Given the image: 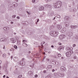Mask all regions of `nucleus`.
Here are the masks:
<instances>
[{
	"label": "nucleus",
	"mask_w": 78,
	"mask_h": 78,
	"mask_svg": "<svg viewBox=\"0 0 78 78\" xmlns=\"http://www.w3.org/2000/svg\"><path fill=\"white\" fill-rule=\"evenodd\" d=\"M54 6L55 8H60L62 5V3L61 1H58L55 4Z\"/></svg>",
	"instance_id": "obj_1"
},
{
	"label": "nucleus",
	"mask_w": 78,
	"mask_h": 78,
	"mask_svg": "<svg viewBox=\"0 0 78 78\" xmlns=\"http://www.w3.org/2000/svg\"><path fill=\"white\" fill-rule=\"evenodd\" d=\"M50 34L52 36H56L58 34V32L55 31H51L50 33Z\"/></svg>",
	"instance_id": "obj_2"
},
{
	"label": "nucleus",
	"mask_w": 78,
	"mask_h": 78,
	"mask_svg": "<svg viewBox=\"0 0 78 78\" xmlns=\"http://www.w3.org/2000/svg\"><path fill=\"white\" fill-rule=\"evenodd\" d=\"M73 51H71L66 53V55L67 57H70L71 56V55L73 54Z\"/></svg>",
	"instance_id": "obj_3"
},
{
	"label": "nucleus",
	"mask_w": 78,
	"mask_h": 78,
	"mask_svg": "<svg viewBox=\"0 0 78 78\" xmlns=\"http://www.w3.org/2000/svg\"><path fill=\"white\" fill-rule=\"evenodd\" d=\"M17 4H13V5L12 6H11L10 7V10H11V9H13V8H15V7H17Z\"/></svg>",
	"instance_id": "obj_4"
},
{
	"label": "nucleus",
	"mask_w": 78,
	"mask_h": 78,
	"mask_svg": "<svg viewBox=\"0 0 78 78\" xmlns=\"http://www.w3.org/2000/svg\"><path fill=\"white\" fill-rule=\"evenodd\" d=\"M14 74H17V75H20V73L19 71H17V69H16L15 71H14Z\"/></svg>",
	"instance_id": "obj_5"
},
{
	"label": "nucleus",
	"mask_w": 78,
	"mask_h": 78,
	"mask_svg": "<svg viewBox=\"0 0 78 78\" xmlns=\"http://www.w3.org/2000/svg\"><path fill=\"white\" fill-rule=\"evenodd\" d=\"M44 6L45 7H46V8H49L50 9H51V6L50 5H48L47 4H46L45 5H44Z\"/></svg>",
	"instance_id": "obj_6"
},
{
	"label": "nucleus",
	"mask_w": 78,
	"mask_h": 78,
	"mask_svg": "<svg viewBox=\"0 0 78 78\" xmlns=\"http://www.w3.org/2000/svg\"><path fill=\"white\" fill-rule=\"evenodd\" d=\"M64 46H62L59 47V48L58 49V50H61V49H62L63 50H64Z\"/></svg>",
	"instance_id": "obj_7"
},
{
	"label": "nucleus",
	"mask_w": 78,
	"mask_h": 78,
	"mask_svg": "<svg viewBox=\"0 0 78 78\" xmlns=\"http://www.w3.org/2000/svg\"><path fill=\"white\" fill-rule=\"evenodd\" d=\"M57 27L59 30H61L62 28V26L61 24H58Z\"/></svg>",
	"instance_id": "obj_8"
},
{
	"label": "nucleus",
	"mask_w": 78,
	"mask_h": 78,
	"mask_svg": "<svg viewBox=\"0 0 78 78\" xmlns=\"http://www.w3.org/2000/svg\"><path fill=\"white\" fill-rule=\"evenodd\" d=\"M12 43H15L16 42V40L14 38H12L10 39Z\"/></svg>",
	"instance_id": "obj_9"
},
{
	"label": "nucleus",
	"mask_w": 78,
	"mask_h": 78,
	"mask_svg": "<svg viewBox=\"0 0 78 78\" xmlns=\"http://www.w3.org/2000/svg\"><path fill=\"white\" fill-rule=\"evenodd\" d=\"M52 63V64H55V65H57V63H58V62L56 61L53 60Z\"/></svg>",
	"instance_id": "obj_10"
},
{
	"label": "nucleus",
	"mask_w": 78,
	"mask_h": 78,
	"mask_svg": "<svg viewBox=\"0 0 78 78\" xmlns=\"http://www.w3.org/2000/svg\"><path fill=\"white\" fill-rule=\"evenodd\" d=\"M60 69L62 71H65L66 70V68L64 66H61Z\"/></svg>",
	"instance_id": "obj_11"
},
{
	"label": "nucleus",
	"mask_w": 78,
	"mask_h": 78,
	"mask_svg": "<svg viewBox=\"0 0 78 78\" xmlns=\"http://www.w3.org/2000/svg\"><path fill=\"white\" fill-rule=\"evenodd\" d=\"M65 37V35H62L60 36L59 37L60 39H64V38Z\"/></svg>",
	"instance_id": "obj_12"
},
{
	"label": "nucleus",
	"mask_w": 78,
	"mask_h": 78,
	"mask_svg": "<svg viewBox=\"0 0 78 78\" xmlns=\"http://www.w3.org/2000/svg\"><path fill=\"white\" fill-rule=\"evenodd\" d=\"M22 23H23V24L24 25H27L28 24V22H27L23 21L22 22Z\"/></svg>",
	"instance_id": "obj_13"
},
{
	"label": "nucleus",
	"mask_w": 78,
	"mask_h": 78,
	"mask_svg": "<svg viewBox=\"0 0 78 78\" xmlns=\"http://www.w3.org/2000/svg\"><path fill=\"white\" fill-rule=\"evenodd\" d=\"M4 67L5 68V73H8V71L6 69V68H7V65H5L4 66Z\"/></svg>",
	"instance_id": "obj_14"
},
{
	"label": "nucleus",
	"mask_w": 78,
	"mask_h": 78,
	"mask_svg": "<svg viewBox=\"0 0 78 78\" xmlns=\"http://www.w3.org/2000/svg\"><path fill=\"white\" fill-rule=\"evenodd\" d=\"M66 31V28H64L61 31L62 33H64Z\"/></svg>",
	"instance_id": "obj_15"
},
{
	"label": "nucleus",
	"mask_w": 78,
	"mask_h": 78,
	"mask_svg": "<svg viewBox=\"0 0 78 78\" xmlns=\"http://www.w3.org/2000/svg\"><path fill=\"white\" fill-rule=\"evenodd\" d=\"M28 75H29L30 76H31L33 75V72L31 71H30L28 73Z\"/></svg>",
	"instance_id": "obj_16"
},
{
	"label": "nucleus",
	"mask_w": 78,
	"mask_h": 78,
	"mask_svg": "<svg viewBox=\"0 0 78 78\" xmlns=\"http://www.w3.org/2000/svg\"><path fill=\"white\" fill-rule=\"evenodd\" d=\"M69 36H72L73 35V34L72 32H69L68 33Z\"/></svg>",
	"instance_id": "obj_17"
},
{
	"label": "nucleus",
	"mask_w": 78,
	"mask_h": 78,
	"mask_svg": "<svg viewBox=\"0 0 78 78\" xmlns=\"http://www.w3.org/2000/svg\"><path fill=\"white\" fill-rule=\"evenodd\" d=\"M65 25L66 27H68L69 26V23L67 22H65Z\"/></svg>",
	"instance_id": "obj_18"
},
{
	"label": "nucleus",
	"mask_w": 78,
	"mask_h": 78,
	"mask_svg": "<svg viewBox=\"0 0 78 78\" xmlns=\"http://www.w3.org/2000/svg\"><path fill=\"white\" fill-rule=\"evenodd\" d=\"M40 10H44V7L43 6H41L39 8Z\"/></svg>",
	"instance_id": "obj_19"
},
{
	"label": "nucleus",
	"mask_w": 78,
	"mask_h": 78,
	"mask_svg": "<svg viewBox=\"0 0 78 78\" xmlns=\"http://www.w3.org/2000/svg\"><path fill=\"white\" fill-rule=\"evenodd\" d=\"M14 60L15 61H17L18 60V58L14 57Z\"/></svg>",
	"instance_id": "obj_20"
},
{
	"label": "nucleus",
	"mask_w": 78,
	"mask_h": 78,
	"mask_svg": "<svg viewBox=\"0 0 78 78\" xmlns=\"http://www.w3.org/2000/svg\"><path fill=\"white\" fill-rule=\"evenodd\" d=\"M22 45L24 47H27L28 46V44L24 43H23Z\"/></svg>",
	"instance_id": "obj_21"
},
{
	"label": "nucleus",
	"mask_w": 78,
	"mask_h": 78,
	"mask_svg": "<svg viewBox=\"0 0 78 78\" xmlns=\"http://www.w3.org/2000/svg\"><path fill=\"white\" fill-rule=\"evenodd\" d=\"M65 75V74H64V73H63L61 74L60 77H62L63 76H64Z\"/></svg>",
	"instance_id": "obj_22"
},
{
	"label": "nucleus",
	"mask_w": 78,
	"mask_h": 78,
	"mask_svg": "<svg viewBox=\"0 0 78 78\" xmlns=\"http://www.w3.org/2000/svg\"><path fill=\"white\" fill-rule=\"evenodd\" d=\"M67 49L68 50H70V51H72V49H71V48H70L69 47H67Z\"/></svg>",
	"instance_id": "obj_23"
},
{
	"label": "nucleus",
	"mask_w": 78,
	"mask_h": 78,
	"mask_svg": "<svg viewBox=\"0 0 78 78\" xmlns=\"http://www.w3.org/2000/svg\"><path fill=\"white\" fill-rule=\"evenodd\" d=\"M65 19L66 20H69V17L68 16H66L65 17Z\"/></svg>",
	"instance_id": "obj_24"
},
{
	"label": "nucleus",
	"mask_w": 78,
	"mask_h": 78,
	"mask_svg": "<svg viewBox=\"0 0 78 78\" xmlns=\"http://www.w3.org/2000/svg\"><path fill=\"white\" fill-rule=\"evenodd\" d=\"M54 14H55V13H54L53 11H52L51 13V16H53Z\"/></svg>",
	"instance_id": "obj_25"
},
{
	"label": "nucleus",
	"mask_w": 78,
	"mask_h": 78,
	"mask_svg": "<svg viewBox=\"0 0 78 78\" xmlns=\"http://www.w3.org/2000/svg\"><path fill=\"white\" fill-rule=\"evenodd\" d=\"M3 12H5L4 10H0V13H3Z\"/></svg>",
	"instance_id": "obj_26"
},
{
	"label": "nucleus",
	"mask_w": 78,
	"mask_h": 78,
	"mask_svg": "<svg viewBox=\"0 0 78 78\" xmlns=\"http://www.w3.org/2000/svg\"><path fill=\"white\" fill-rule=\"evenodd\" d=\"M48 66V67L49 69H51V68H52V66L51 65H49Z\"/></svg>",
	"instance_id": "obj_27"
},
{
	"label": "nucleus",
	"mask_w": 78,
	"mask_h": 78,
	"mask_svg": "<svg viewBox=\"0 0 78 78\" xmlns=\"http://www.w3.org/2000/svg\"><path fill=\"white\" fill-rule=\"evenodd\" d=\"M75 38L76 39H78V35H76L75 37Z\"/></svg>",
	"instance_id": "obj_28"
},
{
	"label": "nucleus",
	"mask_w": 78,
	"mask_h": 78,
	"mask_svg": "<svg viewBox=\"0 0 78 78\" xmlns=\"http://www.w3.org/2000/svg\"><path fill=\"white\" fill-rule=\"evenodd\" d=\"M58 57H61V55L60 54H58Z\"/></svg>",
	"instance_id": "obj_29"
},
{
	"label": "nucleus",
	"mask_w": 78,
	"mask_h": 78,
	"mask_svg": "<svg viewBox=\"0 0 78 78\" xmlns=\"http://www.w3.org/2000/svg\"><path fill=\"white\" fill-rule=\"evenodd\" d=\"M45 43V41H43L41 42V45H43V44H44Z\"/></svg>",
	"instance_id": "obj_30"
},
{
	"label": "nucleus",
	"mask_w": 78,
	"mask_h": 78,
	"mask_svg": "<svg viewBox=\"0 0 78 78\" xmlns=\"http://www.w3.org/2000/svg\"><path fill=\"white\" fill-rule=\"evenodd\" d=\"M13 47L15 48V49H17V46L16 45H15L13 46Z\"/></svg>",
	"instance_id": "obj_31"
},
{
	"label": "nucleus",
	"mask_w": 78,
	"mask_h": 78,
	"mask_svg": "<svg viewBox=\"0 0 78 78\" xmlns=\"http://www.w3.org/2000/svg\"><path fill=\"white\" fill-rule=\"evenodd\" d=\"M21 77H22V75L18 76V77H17V78H21Z\"/></svg>",
	"instance_id": "obj_32"
},
{
	"label": "nucleus",
	"mask_w": 78,
	"mask_h": 78,
	"mask_svg": "<svg viewBox=\"0 0 78 78\" xmlns=\"http://www.w3.org/2000/svg\"><path fill=\"white\" fill-rule=\"evenodd\" d=\"M27 34H29V35H31V33H30V31H29L28 33H27Z\"/></svg>",
	"instance_id": "obj_33"
},
{
	"label": "nucleus",
	"mask_w": 78,
	"mask_h": 78,
	"mask_svg": "<svg viewBox=\"0 0 78 78\" xmlns=\"http://www.w3.org/2000/svg\"><path fill=\"white\" fill-rule=\"evenodd\" d=\"M3 41L4 42H6V41H7V39H6V38L3 39Z\"/></svg>",
	"instance_id": "obj_34"
},
{
	"label": "nucleus",
	"mask_w": 78,
	"mask_h": 78,
	"mask_svg": "<svg viewBox=\"0 0 78 78\" xmlns=\"http://www.w3.org/2000/svg\"><path fill=\"white\" fill-rule=\"evenodd\" d=\"M48 23H51V20H48Z\"/></svg>",
	"instance_id": "obj_35"
},
{
	"label": "nucleus",
	"mask_w": 78,
	"mask_h": 78,
	"mask_svg": "<svg viewBox=\"0 0 78 78\" xmlns=\"http://www.w3.org/2000/svg\"><path fill=\"white\" fill-rule=\"evenodd\" d=\"M6 55L5 54H4L3 55V57L4 58H5L6 57Z\"/></svg>",
	"instance_id": "obj_36"
},
{
	"label": "nucleus",
	"mask_w": 78,
	"mask_h": 78,
	"mask_svg": "<svg viewBox=\"0 0 78 78\" xmlns=\"http://www.w3.org/2000/svg\"><path fill=\"white\" fill-rule=\"evenodd\" d=\"M9 30V27H6V30Z\"/></svg>",
	"instance_id": "obj_37"
},
{
	"label": "nucleus",
	"mask_w": 78,
	"mask_h": 78,
	"mask_svg": "<svg viewBox=\"0 0 78 78\" xmlns=\"http://www.w3.org/2000/svg\"><path fill=\"white\" fill-rule=\"evenodd\" d=\"M61 74L62 73H59L58 74V76H60L61 77Z\"/></svg>",
	"instance_id": "obj_38"
},
{
	"label": "nucleus",
	"mask_w": 78,
	"mask_h": 78,
	"mask_svg": "<svg viewBox=\"0 0 78 78\" xmlns=\"http://www.w3.org/2000/svg\"><path fill=\"white\" fill-rule=\"evenodd\" d=\"M77 27L76 26H74L73 28H77Z\"/></svg>",
	"instance_id": "obj_39"
},
{
	"label": "nucleus",
	"mask_w": 78,
	"mask_h": 78,
	"mask_svg": "<svg viewBox=\"0 0 78 78\" xmlns=\"http://www.w3.org/2000/svg\"><path fill=\"white\" fill-rule=\"evenodd\" d=\"M73 27H74V26H73L72 25H71L70 26V27L71 28H73Z\"/></svg>",
	"instance_id": "obj_40"
},
{
	"label": "nucleus",
	"mask_w": 78,
	"mask_h": 78,
	"mask_svg": "<svg viewBox=\"0 0 78 78\" xmlns=\"http://www.w3.org/2000/svg\"><path fill=\"white\" fill-rule=\"evenodd\" d=\"M27 40H23V42H27Z\"/></svg>",
	"instance_id": "obj_41"
},
{
	"label": "nucleus",
	"mask_w": 78,
	"mask_h": 78,
	"mask_svg": "<svg viewBox=\"0 0 78 78\" xmlns=\"http://www.w3.org/2000/svg\"><path fill=\"white\" fill-rule=\"evenodd\" d=\"M16 17V15H14L12 16V17H13V18H15V17Z\"/></svg>",
	"instance_id": "obj_42"
},
{
	"label": "nucleus",
	"mask_w": 78,
	"mask_h": 78,
	"mask_svg": "<svg viewBox=\"0 0 78 78\" xmlns=\"http://www.w3.org/2000/svg\"><path fill=\"white\" fill-rule=\"evenodd\" d=\"M3 29L4 30H6V27H4L3 28Z\"/></svg>",
	"instance_id": "obj_43"
},
{
	"label": "nucleus",
	"mask_w": 78,
	"mask_h": 78,
	"mask_svg": "<svg viewBox=\"0 0 78 78\" xmlns=\"http://www.w3.org/2000/svg\"><path fill=\"white\" fill-rule=\"evenodd\" d=\"M0 41H3V38H2L0 39Z\"/></svg>",
	"instance_id": "obj_44"
},
{
	"label": "nucleus",
	"mask_w": 78,
	"mask_h": 78,
	"mask_svg": "<svg viewBox=\"0 0 78 78\" xmlns=\"http://www.w3.org/2000/svg\"><path fill=\"white\" fill-rule=\"evenodd\" d=\"M75 52L76 53H78V50H75Z\"/></svg>",
	"instance_id": "obj_45"
},
{
	"label": "nucleus",
	"mask_w": 78,
	"mask_h": 78,
	"mask_svg": "<svg viewBox=\"0 0 78 78\" xmlns=\"http://www.w3.org/2000/svg\"><path fill=\"white\" fill-rule=\"evenodd\" d=\"M25 65V63L22 62V66H24Z\"/></svg>",
	"instance_id": "obj_46"
},
{
	"label": "nucleus",
	"mask_w": 78,
	"mask_h": 78,
	"mask_svg": "<svg viewBox=\"0 0 78 78\" xmlns=\"http://www.w3.org/2000/svg\"><path fill=\"white\" fill-rule=\"evenodd\" d=\"M27 12V13H28V14H30V12H29L28 11H26Z\"/></svg>",
	"instance_id": "obj_47"
},
{
	"label": "nucleus",
	"mask_w": 78,
	"mask_h": 78,
	"mask_svg": "<svg viewBox=\"0 0 78 78\" xmlns=\"http://www.w3.org/2000/svg\"><path fill=\"white\" fill-rule=\"evenodd\" d=\"M57 17L58 18H59H59H61V16H59V15H58V16Z\"/></svg>",
	"instance_id": "obj_48"
},
{
	"label": "nucleus",
	"mask_w": 78,
	"mask_h": 78,
	"mask_svg": "<svg viewBox=\"0 0 78 78\" xmlns=\"http://www.w3.org/2000/svg\"><path fill=\"white\" fill-rule=\"evenodd\" d=\"M46 69H47V70H48V69H50V68H49L48 67H48L46 68Z\"/></svg>",
	"instance_id": "obj_49"
},
{
	"label": "nucleus",
	"mask_w": 78,
	"mask_h": 78,
	"mask_svg": "<svg viewBox=\"0 0 78 78\" xmlns=\"http://www.w3.org/2000/svg\"><path fill=\"white\" fill-rule=\"evenodd\" d=\"M32 2L33 3H34L35 2V0H32Z\"/></svg>",
	"instance_id": "obj_50"
},
{
	"label": "nucleus",
	"mask_w": 78,
	"mask_h": 78,
	"mask_svg": "<svg viewBox=\"0 0 78 78\" xmlns=\"http://www.w3.org/2000/svg\"><path fill=\"white\" fill-rule=\"evenodd\" d=\"M75 46H76V44H74L73 45V47H75Z\"/></svg>",
	"instance_id": "obj_51"
},
{
	"label": "nucleus",
	"mask_w": 78,
	"mask_h": 78,
	"mask_svg": "<svg viewBox=\"0 0 78 78\" xmlns=\"http://www.w3.org/2000/svg\"><path fill=\"white\" fill-rule=\"evenodd\" d=\"M20 65H21V66H22V62H20Z\"/></svg>",
	"instance_id": "obj_52"
},
{
	"label": "nucleus",
	"mask_w": 78,
	"mask_h": 78,
	"mask_svg": "<svg viewBox=\"0 0 78 78\" xmlns=\"http://www.w3.org/2000/svg\"><path fill=\"white\" fill-rule=\"evenodd\" d=\"M74 59H76V56H74Z\"/></svg>",
	"instance_id": "obj_53"
},
{
	"label": "nucleus",
	"mask_w": 78,
	"mask_h": 78,
	"mask_svg": "<svg viewBox=\"0 0 78 78\" xmlns=\"http://www.w3.org/2000/svg\"><path fill=\"white\" fill-rule=\"evenodd\" d=\"M16 39L17 41H18V40H19V38L17 37H16Z\"/></svg>",
	"instance_id": "obj_54"
},
{
	"label": "nucleus",
	"mask_w": 78,
	"mask_h": 78,
	"mask_svg": "<svg viewBox=\"0 0 78 78\" xmlns=\"http://www.w3.org/2000/svg\"><path fill=\"white\" fill-rule=\"evenodd\" d=\"M35 78H36V77H37V75H36L35 76Z\"/></svg>",
	"instance_id": "obj_55"
},
{
	"label": "nucleus",
	"mask_w": 78,
	"mask_h": 78,
	"mask_svg": "<svg viewBox=\"0 0 78 78\" xmlns=\"http://www.w3.org/2000/svg\"><path fill=\"white\" fill-rule=\"evenodd\" d=\"M11 59H12V56H11Z\"/></svg>",
	"instance_id": "obj_56"
},
{
	"label": "nucleus",
	"mask_w": 78,
	"mask_h": 78,
	"mask_svg": "<svg viewBox=\"0 0 78 78\" xmlns=\"http://www.w3.org/2000/svg\"><path fill=\"white\" fill-rule=\"evenodd\" d=\"M16 18H17V19H20V18L19 17V16L17 17Z\"/></svg>",
	"instance_id": "obj_57"
},
{
	"label": "nucleus",
	"mask_w": 78,
	"mask_h": 78,
	"mask_svg": "<svg viewBox=\"0 0 78 78\" xmlns=\"http://www.w3.org/2000/svg\"><path fill=\"white\" fill-rule=\"evenodd\" d=\"M46 78H49V76H46Z\"/></svg>",
	"instance_id": "obj_58"
},
{
	"label": "nucleus",
	"mask_w": 78,
	"mask_h": 78,
	"mask_svg": "<svg viewBox=\"0 0 78 78\" xmlns=\"http://www.w3.org/2000/svg\"><path fill=\"white\" fill-rule=\"evenodd\" d=\"M43 73H46V71L45 70H44L43 71Z\"/></svg>",
	"instance_id": "obj_59"
},
{
	"label": "nucleus",
	"mask_w": 78,
	"mask_h": 78,
	"mask_svg": "<svg viewBox=\"0 0 78 78\" xmlns=\"http://www.w3.org/2000/svg\"><path fill=\"white\" fill-rule=\"evenodd\" d=\"M37 22H38L39 21V19H37Z\"/></svg>",
	"instance_id": "obj_60"
},
{
	"label": "nucleus",
	"mask_w": 78,
	"mask_h": 78,
	"mask_svg": "<svg viewBox=\"0 0 78 78\" xmlns=\"http://www.w3.org/2000/svg\"><path fill=\"white\" fill-rule=\"evenodd\" d=\"M31 53V51H29L28 52V53H29V54H30V53Z\"/></svg>",
	"instance_id": "obj_61"
},
{
	"label": "nucleus",
	"mask_w": 78,
	"mask_h": 78,
	"mask_svg": "<svg viewBox=\"0 0 78 78\" xmlns=\"http://www.w3.org/2000/svg\"><path fill=\"white\" fill-rule=\"evenodd\" d=\"M58 44H59V45H61L62 44L61 43H59Z\"/></svg>",
	"instance_id": "obj_62"
},
{
	"label": "nucleus",
	"mask_w": 78,
	"mask_h": 78,
	"mask_svg": "<svg viewBox=\"0 0 78 78\" xmlns=\"http://www.w3.org/2000/svg\"><path fill=\"white\" fill-rule=\"evenodd\" d=\"M55 69H53L52 70V72H55Z\"/></svg>",
	"instance_id": "obj_63"
},
{
	"label": "nucleus",
	"mask_w": 78,
	"mask_h": 78,
	"mask_svg": "<svg viewBox=\"0 0 78 78\" xmlns=\"http://www.w3.org/2000/svg\"><path fill=\"white\" fill-rule=\"evenodd\" d=\"M76 10H73V12H76Z\"/></svg>",
	"instance_id": "obj_64"
}]
</instances>
